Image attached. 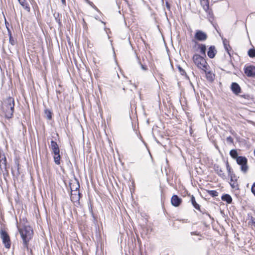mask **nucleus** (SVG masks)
Here are the masks:
<instances>
[{
    "mask_svg": "<svg viewBox=\"0 0 255 255\" xmlns=\"http://www.w3.org/2000/svg\"><path fill=\"white\" fill-rule=\"evenodd\" d=\"M242 97H243V96H242ZM244 97L245 98V95H244Z\"/></svg>",
    "mask_w": 255,
    "mask_h": 255,
    "instance_id": "nucleus-43",
    "label": "nucleus"
},
{
    "mask_svg": "<svg viewBox=\"0 0 255 255\" xmlns=\"http://www.w3.org/2000/svg\"><path fill=\"white\" fill-rule=\"evenodd\" d=\"M15 164L16 165V166H17V171L18 172V174H19V162L18 161H16L15 162Z\"/></svg>",
    "mask_w": 255,
    "mask_h": 255,
    "instance_id": "nucleus-37",
    "label": "nucleus"
},
{
    "mask_svg": "<svg viewBox=\"0 0 255 255\" xmlns=\"http://www.w3.org/2000/svg\"><path fill=\"white\" fill-rule=\"evenodd\" d=\"M71 200L73 202L79 201L80 198L79 190L71 191Z\"/></svg>",
    "mask_w": 255,
    "mask_h": 255,
    "instance_id": "nucleus-10",
    "label": "nucleus"
},
{
    "mask_svg": "<svg viewBox=\"0 0 255 255\" xmlns=\"http://www.w3.org/2000/svg\"><path fill=\"white\" fill-rule=\"evenodd\" d=\"M44 114H45L46 118L48 120H50L52 119V113L51 111L50 110H48V109L45 110Z\"/></svg>",
    "mask_w": 255,
    "mask_h": 255,
    "instance_id": "nucleus-23",
    "label": "nucleus"
},
{
    "mask_svg": "<svg viewBox=\"0 0 255 255\" xmlns=\"http://www.w3.org/2000/svg\"><path fill=\"white\" fill-rule=\"evenodd\" d=\"M208 193L210 195L212 196V197H216L218 195V193L215 190H209L208 191Z\"/></svg>",
    "mask_w": 255,
    "mask_h": 255,
    "instance_id": "nucleus-26",
    "label": "nucleus"
},
{
    "mask_svg": "<svg viewBox=\"0 0 255 255\" xmlns=\"http://www.w3.org/2000/svg\"><path fill=\"white\" fill-rule=\"evenodd\" d=\"M191 234L192 235H197V234H196V233H194V232H191Z\"/></svg>",
    "mask_w": 255,
    "mask_h": 255,
    "instance_id": "nucleus-40",
    "label": "nucleus"
},
{
    "mask_svg": "<svg viewBox=\"0 0 255 255\" xmlns=\"http://www.w3.org/2000/svg\"><path fill=\"white\" fill-rule=\"evenodd\" d=\"M212 74L211 73V72H208V73H207V77L208 79H209V78H211L212 79V76H211Z\"/></svg>",
    "mask_w": 255,
    "mask_h": 255,
    "instance_id": "nucleus-36",
    "label": "nucleus"
},
{
    "mask_svg": "<svg viewBox=\"0 0 255 255\" xmlns=\"http://www.w3.org/2000/svg\"><path fill=\"white\" fill-rule=\"evenodd\" d=\"M14 105V100L11 97H8L4 101L1 108L6 118L9 119L12 118Z\"/></svg>",
    "mask_w": 255,
    "mask_h": 255,
    "instance_id": "nucleus-2",
    "label": "nucleus"
},
{
    "mask_svg": "<svg viewBox=\"0 0 255 255\" xmlns=\"http://www.w3.org/2000/svg\"><path fill=\"white\" fill-rule=\"evenodd\" d=\"M254 154L255 155V150H254Z\"/></svg>",
    "mask_w": 255,
    "mask_h": 255,
    "instance_id": "nucleus-42",
    "label": "nucleus"
},
{
    "mask_svg": "<svg viewBox=\"0 0 255 255\" xmlns=\"http://www.w3.org/2000/svg\"><path fill=\"white\" fill-rule=\"evenodd\" d=\"M248 54L251 57H255V49H251L248 51Z\"/></svg>",
    "mask_w": 255,
    "mask_h": 255,
    "instance_id": "nucleus-27",
    "label": "nucleus"
},
{
    "mask_svg": "<svg viewBox=\"0 0 255 255\" xmlns=\"http://www.w3.org/2000/svg\"><path fill=\"white\" fill-rule=\"evenodd\" d=\"M171 202L174 207H178L182 202V199L177 195H174L171 198Z\"/></svg>",
    "mask_w": 255,
    "mask_h": 255,
    "instance_id": "nucleus-12",
    "label": "nucleus"
},
{
    "mask_svg": "<svg viewBox=\"0 0 255 255\" xmlns=\"http://www.w3.org/2000/svg\"><path fill=\"white\" fill-rule=\"evenodd\" d=\"M204 10L209 15L212 14V10L209 8V0H205L200 2Z\"/></svg>",
    "mask_w": 255,
    "mask_h": 255,
    "instance_id": "nucleus-8",
    "label": "nucleus"
},
{
    "mask_svg": "<svg viewBox=\"0 0 255 255\" xmlns=\"http://www.w3.org/2000/svg\"><path fill=\"white\" fill-rule=\"evenodd\" d=\"M69 187L72 191L79 190L80 184L78 180L76 178L71 180L69 182Z\"/></svg>",
    "mask_w": 255,
    "mask_h": 255,
    "instance_id": "nucleus-7",
    "label": "nucleus"
},
{
    "mask_svg": "<svg viewBox=\"0 0 255 255\" xmlns=\"http://www.w3.org/2000/svg\"><path fill=\"white\" fill-rule=\"evenodd\" d=\"M231 89L233 92L235 94H238L241 92V88L237 83H233L232 84Z\"/></svg>",
    "mask_w": 255,
    "mask_h": 255,
    "instance_id": "nucleus-16",
    "label": "nucleus"
},
{
    "mask_svg": "<svg viewBox=\"0 0 255 255\" xmlns=\"http://www.w3.org/2000/svg\"><path fill=\"white\" fill-rule=\"evenodd\" d=\"M245 73L248 77H253L255 75V67L250 66L245 69Z\"/></svg>",
    "mask_w": 255,
    "mask_h": 255,
    "instance_id": "nucleus-11",
    "label": "nucleus"
},
{
    "mask_svg": "<svg viewBox=\"0 0 255 255\" xmlns=\"http://www.w3.org/2000/svg\"><path fill=\"white\" fill-rule=\"evenodd\" d=\"M215 170L217 174L223 179H226V174L224 173L222 169L218 165L215 166Z\"/></svg>",
    "mask_w": 255,
    "mask_h": 255,
    "instance_id": "nucleus-15",
    "label": "nucleus"
},
{
    "mask_svg": "<svg viewBox=\"0 0 255 255\" xmlns=\"http://www.w3.org/2000/svg\"><path fill=\"white\" fill-rule=\"evenodd\" d=\"M178 68L181 75H184L185 74V71L180 66H178Z\"/></svg>",
    "mask_w": 255,
    "mask_h": 255,
    "instance_id": "nucleus-30",
    "label": "nucleus"
},
{
    "mask_svg": "<svg viewBox=\"0 0 255 255\" xmlns=\"http://www.w3.org/2000/svg\"><path fill=\"white\" fill-rule=\"evenodd\" d=\"M217 53V50L215 46H211L207 52V55L210 58H213Z\"/></svg>",
    "mask_w": 255,
    "mask_h": 255,
    "instance_id": "nucleus-14",
    "label": "nucleus"
},
{
    "mask_svg": "<svg viewBox=\"0 0 255 255\" xmlns=\"http://www.w3.org/2000/svg\"><path fill=\"white\" fill-rule=\"evenodd\" d=\"M26 221V219H20L17 227L22 240L23 248L28 250V243L32 238L33 231L30 226L24 224Z\"/></svg>",
    "mask_w": 255,
    "mask_h": 255,
    "instance_id": "nucleus-1",
    "label": "nucleus"
},
{
    "mask_svg": "<svg viewBox=\"0 0 255 255\" xmlns=\"http://www.w3.org/2000/svg\"><path fill=\"white\" fill-rule=\"evenodd\" d=\"M7 30L8 36L10 37V36H12V33H11V31L10 28L7 29Z\"/></svg>",
    "mask_w": 255,
    "mask_h": 255,
    "instance_id": "nucleus-35",
    "label": "nucleus"
},
{
    "mask_svg": "<svg viewBox=\"0 0 255 255\" xmlns=\"http://www.w3.org/2000/svg\"><path fill=\"white\" fill-rule=\"evenodd\" d=\"M0 238L2 239V243L7 249H9L11 246L10 238L7 232L4 230L0 231Z\"/></svg>",
    "mask_w": 255,
    "mask_h": 255,
    "instance_id": "nucleus-5",
    "label": "nucleus"
},
{
    "mask_svg": "<svg viewBox=\"0 0 255 255\" xmlns=\"http://www.w3.org/2000/svg\"><path fill=\"white\" fill-rule=\"evenodd\" d=\"M4 23L5 25V27L6 28V29L8 28H9V23L6 21V19L5 18Z\"/></svg>",
    "mask_w": 255,
    "mask_h": 255,
    "instance_id": "nucleus-33",
    "label": "nucleus"
},
{
    "mask_svg": "<svg viewBox=\"0 0 255 255\" xmlns=\"http://www.w3.org/2000/svg\"><path fill=\"white\" fill-rule=\"evenodd\" d=\"M206 215H207L208 216H209V217H210V215L208 213H206Z\"/></svg>",
    "mask_w": 255,
    "mask_h": 255,
    "instance_id": "nucleus-41",
    "label": "nucleus"
},
{
    "mask_svg": "<svg viewBox=\"0 0 255 255\" xmlns=\"http://www.w3.org/2000/svg\"><path fill=\"white\" fill-rule=\"evenodd\" d=\"M237 163L241 166V171L244 173H246L249 170L248 165V159L245 156H240L236 160Z\"/></svg>",
    "mask_w": 255,
    "mask_h": 255,
    "instance_id": "nucleus-4",
    "label": "nucleus"
},
{
    "mask_svg": "<svg viewBox=\"0 0 255 255\" xmlns=\"http://www.w3.org/2000/svg\"><path fill=\"white\" fill-rule=\"evenodd\" d=\"M229 176L230 177V185L231 186L232 188H236L238 187V183H237V178L234 173H231Z\"/></svg>",
    "mask_w": 255,
    "mask_h": 255,
    "instance_id": "nucleus-9",
    "label": "nucleus"
},
{
    "mask_svg": "<svg viewBox=\"0 0 255 255\" xmlns=\"http://www.w3.org/2000/svg\"><path fill=\"white\" fill-rule=\"evenodd\" d=\"M54 16L55 17V21L58 23L59 26H61L62 25V23L59 18V13H55L54 14Z\"/></svg>",
    "mask_w": 255,
    "mask_h": 255,
    "instance_id": "nucleus-25",
    "label": "nucleus"
},
{
    "mask_svg": "<svg viewBox=\"0 0 255 255\" xmlns=\"http://www.w3.org/2000/svg\"><path fill=\"white\" fill-rule=\"evenodd\" d=\"M230 154L231 156L237 160L238 158L239 157L238 154V152L236 150L232 149L230 152Z\"/></svg>",
    "mask_w": 255,
    "mask_h": 255,
    "instance_id": "nucleus-22",
    "label": "nucleus"
},
{
    "mask_svg": "<svg viewBox=\"0 0 255 255\" xmlns=\"http://www.w3.org/2000/svg\"><path fill=\"white\" fill-rule=\"evenodd\" d=\"M208 38L207 34L204 31L200 30H196L195 38L200 41H204Z\"/></svg>",
    "mask_w": 255,
    "mask_h": 255,
    "instance_id": "nucleus-6",
    "label": "nucleus"
},
{
    "mask_svg": "<svg viewBox=\"0 0 255 255\" xmlns=\"http://www.w3.org/2000/svg\"><path fill=\"white\" fill-rule=\"evenodd\" d=\"M193 60L198 68L207 73L208 65L203 56L199 54H195L193 57Z\"/></svg>",
    "mask_w": 255,
    "mask_h": 255,
    "instance_id": "nucleus-3",
    "label": "nucleus"
},
{
    "mask_svg": "<svg viewBox=\"0 0 255 255\" xmlns=\"http://www.w3.org/2000/svg\"><path fill=\"white\" fill-rule=\"evenodd\" d=\"M140 66H141V69H142L143 70H144V71H146V70H147V67H146V66H145V65H143V64H141V63H140Z\"/></svg>",
    "mask_w": 255,
    "mask_h": 255,
    "instance_id": "nucleus-34",
    "label": "nucleus"
},
{
    "mask_svg": "<svg viewBox=\"0 0 255 255\" xmlns=\"http://www.w3.org/2000/svg\"><path fill=\"white\" fill-rule=\"evenodd\" d=\"M226 168L228 172V174H231V173H233L234 172L232 170L231 168L230 167L228 162L227 161L226 163Z\"/></svg>",
    "mask_w": 255,
    "mask_h": 255,
    "instance_id": "nucleus-28",
    "label": "nucleus"
},
{
    "mask_svg": "<svg viewBox=\"0 0 255 255\" xmlns=\"http://www.w3.org/2000/svg\"><path fill=\"white\" fill-rule=\"evenodd\" d=\"M18 1L25 10L28 12L30 11V7L25 0H18Z\"/></svg>",
    "mask_w": 255,
    "mask_h": 255,
    "instance_id": "nucleus-17",
    "label": "nucleus"
},
{
    "mask_svg": "<svg viewBox=\"0 0 255 255\" xmlns=\"http://www.w3.org/2000/svg\"><path fill=\"white\" fill-rule=\"evenodd\" d=\"M61 1L63 5H66V0H61Z\"/></svg>",
    "mask_w": 255,
    "mask_h": 255,
    "instance_id": "nucleus-38",
    "label": "nucleus"
},
{
    "mask_svg": "<svg viewBox=\"0 0 255 255\" xmlns=\"http://www.w3.org/2000/svg\"><path fill=\"white\" fill-rule=\"evenodd\" d=\"M166 5L168 9H169V8H170V6H169V4L168 3V2H166Z\"/></svg>",
    "mask_w": 255,
    "mask_h": 255,
    "instance_id": "nucleus-39",
    "label": "nucleus"
},
{
    "mask_svg": "<svg viewBox=\"0 0 255 255\" xmlns=\"http://www.w3.org/2000/svg\"><path fill=\"white\" fill-rule=\"evenodd\" d=\"M191 202L195 208H196L197 210L200 211V206L199 204H198L196 203L195 201V198L193 195L191 196Z\"/></svg>",
    "mask_w": 255,
    "mask_h": 255,
    "instance_id": "nucleus-21",
    "label": "nucleus"
},
{
    "mask_svg": "<svg viewBox=\"0 0 255 255\" xmlns=\"http://www.w3.org/2000/svg\"><path fill=\"white\" fill-rule=\"evenodd\" d=\"M227 141L228 142H230V143H233V138L231 137V136H229L228 137H227Z\"/></svg>",
    "mask_w": 255,
    "mask_h": 255,
    "instance_id": "nucleus-32",
    "label": "nucleus"
},
{
    "mask_svg": "<svg viewBox=\"0 0 255 255\" xmlns=\"http://www.w3.org/2000/svg\"><path fill=\"white\" fill-rule=\"evenodd\" d=\"M59 153L60 152L53 153L54 154L53 156L54 161L55 163L57 165H59L60 164L61 156Z\"/></svg>",
    "mask_w": 255,
    "mask_h": 255,
    "instance_id": "nucleus-18",
    "label": "nucleus"
},
{
    "mask_svg": "<svg viewBox=\"0 0 255 255\" xmlns=\"http://www.w3.org/2000/svg\"><path fill=\"white\" fill-rule=\"evenodd\" d=\"M199 48L200 49V52L203 55L202 56H206V47L204 44H199Z\"/></svg>",
    "mask_w": 255,
    "mask_h": 255,
    "instance_id": "nucleus-19",
    "label": "nucleus"
},
{
    "mask_svg": "<svg viewBox=\"0 0 255 255\" xmlns=\"http://www.w3.org/2000/svg\"><path fill=\"white\" fill-rule=\"evenodd\" d=\"M9 42L12 45H14L16 44V40L14 39L12 36L9 37Z\"/></svg>",
    "mask_w": 255,
    "mask_h": 255,
    "instance_id": "nucleus-29",
    "label": "nucleus"
},
{
    "mask_svg": "<svg viewBox=\"0 0 255 255\" xmlns=\"http://www.w3.org/2000/svg\"><path fill=\"white\" fill-rule=\"evenodd\" d=\"M222 199L223 201H226L228 204H230L232 202V198L229 194H225L222 196Z\"/></svg>",
    "mask_w": 255,
    "mask_h": 255,
    "instance_id": "nucleus-20",
    "label": "nucleus"
},
{
    "mask_svg": "<svg viewBox=\"0 0 255 255\" xmlns=\"http://www.w3.org/2000/svg\"><path fill=\"white\" fill-rule=\"evenodd\" d=\"M251 191L253 194L255 196V182L253 184L251 188Z\"/></svg>",
    "mask_w": 255,
    "mask_h": 255,
    "instance_id": "nucleus-31",
    "label": "nucleus"
},
{
    "mask_svg": "<svg viewBox=\"0 0 255 255\" xmlns=\"http://www.w3.org/2000/svg\"><path fill=\"white\" fill-rule=\"evenodd\" d=\"M88 208H89L90 212L91 213V214L93 217L94 220H96V217L94 215L93 210V205H92V204L90 200L88 204Z\"/></svg>",
    "mask_w": 255,
    "mask_h": 255,
    "instance_id": "nucleus-24",
    "label": "nucleus"
},
{
    "mask_svg": "<svg viewBox=\"0 0 255 255\" xmlns=\"http://www.w3.org/2000/svg\"><path fill=\"white\" fill-rule=\"evenodd\" d=\"M50 148L53 153L60 152L59 146L57 142L54 140L51 141Z\"/></svg>",
    "mask_w": 255,
    "mask_h": 255,
    "instance_id": "nucleus-13",
    "label": "nucleus"
}]
</instances>
